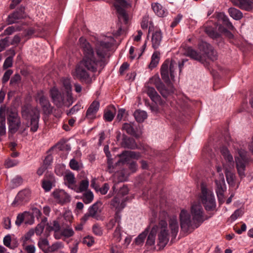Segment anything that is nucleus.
Returning <instances> with one entry per match:
<instances>
[{
    "label": "nucleus",
    "mask_w": 253,
    "mask_h": 253,
    "mask_svg": "<svg viewBox=\"0 0 253 253\" xmlns=\"http://www.w3.org/2000/svg\"><path fill=\"white\" fill-rule=\"evenodd\" d=\"M122 129L125 130L127 133L135 137H138L139 135L136 133L132 123H125L122 126Z\"/></svg>",
    "instance_id": "30"
},
{
    "label": "nucleus",
    "mask_w": 253,
    "mask_h": 253,
    "mask_svg": "<svg viewBox=\"0 0 253 253\" xmlns=\"http://www.w3.org/2000/svg\"><path fill=\"white\" fill-rule=\"evenodd\" d=\"M116 109L114 106H109L104 111V118L108 122L112 121L116 114Z\"/></svg>",
    "instance_id": "24"
},
{
    "label": "nucleus",
    "mask_w": 253,
    "mask_h": 253,
    "mask_svg": "<svg viewBox=\"0 0 253 253\" xmlns=\"http://www.w3.org/2000/svg\"><path fill=\"white\" fill-rule=\"evenodd\" d=\"M149 231V227H147L145 230L142 232L141 233H140L136 238L135 240V242L136 245H141L143 243L144 241L147 236V235L148 234Z\"/></svg>",
    "instance_id": "37"
},
{
    "label": "nucleus",
    "mask_w": 253,
    "mask_h": 253,
    "mask_svg": "<svg viewBox=\"0 0 253 253\" xmlns=\"http://www.w3.org/2000/svg\"><path fill=\"white\" fill-rule=\"evenodd\" d=\"M218 17L230 30H233L234 29L232 24L229 21V18L224 13H220Z\"/></svg>",
    "instance_id": "39"
},
{
    "label": "nucleus",
    "mask_w": 253,
    "mask_h": 253,
    "mask_svg": "<svg viewBox=\"0 0 253 253\" xmlns=\"http://www.w3.org/2000/svg\"><path fill=\"white\" fill-rule=\"evenodd\" d=\"M247 153V152L244 150H239L238 151L239 157L235 158L236 168L238 174L241 178H243L245 176V168L248 162Z\"/></svg>",
    "instance_id": "9"
},
{
    "label": "nucleus",
    "mask_w": 253,
    "mask_h": 253,
    "mask_svg": "<svg viewBox=\"0 0 253 253\" xmlns=\"http://www.w3.org/2000/svg\"><path fill=\"white\" fill-rule=\"evenodd\" d=\"M31 191L29 189H24L19 191L11 205L14 207L21 206L28 202L31 198Z\"/></svg>",
    "instance_id": "11"
},
{
    "label": "nucleus",
    "mask_w": 253,
    "mask_h": 253,
    "mask_svg": "<svg viewBox=\"0 0 253 253\" xmlns=\"http://www.w3.org/2000/svg\"><path fill=\"white\" fill-rule=\"evenodd\" d=\"M35 231L33 229L29 230L24 237H22V240L23 241V246H25L26 242L29 240L31 237L34 234Z\"/></svg>",
    "instance_id": "50"
},
{
    "label": "nucleus",
    "mask_w": 253,
    "mask_h": 253,
    "mask_svg": "<svg viewBox=\"0 0 253 253\" xmlns=\"http://www.w3.org/2000/svg\"><path fill=\"white\" fill-rule=\"evenodd\" d=\"M18 163V162L16 160L8 159L5 161V165L7 168H10L17 165Z\"/></svg>",
    "instance_id": "57"
},
{
    "label": "nucleus",
    "mask_w": 253,
    "mask_h": 253,
    "mask_svg": "<svg viewBox=\"0 0 253 253\" xmlns=\"http://www.w3.org/2000/svg\"><path fill=\"white\" fill-rule=\"evenodd\" d=\"M187 55L190 57L191 58L198 61L202 63L205 61V56L200 53H198L196 50H194L191 47H188L186 51Z\"/></svg>",
    "instance_id": "21"
},
{
    "label": "nucleus",
    "mask_w": 253,
    "mask_h": 253,
    "mask_svg": "<svg viewBox=\"0 0 253 253\" xmlns=\"http://www.w3.org/2000/svg\"><path fill=\"white\" fill-rule=\"evenodd\" d=\"M6 114L7 115V123L8 125V132L11 134L17 131L21 123L20 118L18 115L17 111L12 108L6 107Z\"/></svg>",
    "instance_id": "8"
},
{
    "label": "nucleus",
    "mask_w": 253,
    "mask_h": 253,
    "mask_svg": "<svg viewBox=\"0 0 253 253\" xmlns=\"http://www.w3.org/2000/svg\"><path fill=\"white\" fill-rule=\"evenodd\" d=\"M244 213V209H238L236 210L230 216L229 219L233 222L235 221L238 218L241 217Z\"/></svg>",
    "instance_id": "46"
},
{
    "label": "nucleus",
    "mask_w": 253,
    "mask_h": 253,
    "mask_svg": "<svg viewBox=\"0 0 253 253\" xmlns=\"http://www.w3.org/2000/svg\"><path fill=\"white\" fill-rule=\"evenodd\" d=\"M63 217H64V219L66 221L69 222V223L71 222V221L72 220V218H73V216H72V212L71 211H66L64 213Z\"/></svg>",
    "instance_id": "61"
},
{
    "label": "nucleus",
    "mask_w": 253,
    "mask_h": 253,
    "mask_svg": "<svg viewBox=\"0 0 253 253\" xmlns=\"http://www.w3.org/2000/svg\"><path fill=\"white\" fill-rule=\"evenodd\" d=\"M156 226H153L148 235L146 246L152 247L154 248L155 244L156 234Z\"/></svg>",
    "instance_id": "25"
},
{
    "label": "nucleus",
    "mask_w": 253,
    "mask_h": 253,
    "mask_svg": "<svg viewBox=\"0 0 253 253\" xmlns=\"http://www.w3.org/2000/svg\"><path fill=\"white\" fill-rule=\"evenodd\" d=\"M111 253H122L121 247L119 245H112L110 248Z\"/></svg>",
    "instance_id": "58"
},
{
    "label": "nucleus",
    "mask_w": 253,
    "mask_h": 253,
    "mask_svg": "<svg viewBox=\"0 0 253 253\" xmlns=\"http://www.w3.org/2000/svg\"><path fill=\"white\" fill-rule=\"evenodd\" d=\"M23 17L24 14L23 13L22 10H21L20 12L16 11L8 16L7 18V22L9 24H11L16 22L18 19Z\"/></svg>",
    "instance_id": "29"
},
{
    "label": "nucleus",
    "mask_w": 253,
    "mask_h": 253,
    "mask_svg": "<svg viewBox=\"0 0 253 253\" xmlns=\"http://www.w3.org/2000/svg\"><path fill=\"white\" fill-rule=\"evenodd\" d=\"M160 60V53L156 51L153 53L151 57V61L149 65V68L152 69L155 67L159 63Z\"/></svg>",
    "instance_id": "41"
},
{
    "label": "nucleus",
    "mask_w": 253,
    "mask_h": 253,
    "mask_svg": "<svg viewBox=\"0 0 253 253\" xmlns=\"http://www.w3.org/2000/svg\"><path fill=\"white\" fill-rule=\"evenodd\" d=\"M89 185V181L87 179H84L82 180L79 186L77 185L72 187V189L74 190L77 193H81L87 190Z\"/></svg>",
    "instance_id": "31"
},
{
    "label": "nucleus",
    "mask_w": 253,
    "mask_h": 253,
    "mask_svg": "<svg viewBox=\"0 0 253 253\" xmlns=\"http://www.w3.org/2000/svg\"><path fill=\"white\" fill-rule=\"evenodd\" d=\"M93 199V194L92 192L89 191L85 192L83 195V201L86 204L90 203Z\"/></svg>",
    "instance_id": "47"
},
{
    "label": "nucleus",
    "mask_w": 253,
    "mask_h": 253,
    "mask_svg": "<svg viewBox=\"0 0 253 253\" xmlns=\"http://www.w3.org/2000/svg\"><path fill=\"white\" fill-rule=\"evenodd\" d=\"M115 43L116 40L111 34L101 35L95 42V53L93 47L86 39L80 38L79 43L83 57L72 72L73 77L86 84L91 83L93 77L91 73H95L98 64L109 57L110 52L114 49Z\"/></svg>",
    "instance_id": "1"
},
{
    "label": "nucleus",
    "mask_w": 253,
    "mask_h": 253,
    "mask_svg": "<svg viewBox=\"0 0 253 253\" xmlns=\"http://www.w3.org/2000/svg\"><path fill=\"white\" fill-rule=\"evenodd\" d=\"M38 99L44 111L49 112L51 111L49 102L47 97L43 95L42 92L38 93Z\"/></svg>",
    "instance_id": "22"
},
{
    "label": "nucleus",
    "mask_w": 253,
    "mask_h": 253,
    "mask_svg": "<svg viewBox=\"0 0 253 253\" xmlns=\"http://www.w3.org/2000/svg\"><path fill=\"white\" fill-rule=\"evenodd\" d=\"M50 94L53 102L58 107L63 106L68 107L73 103V97L71 94L61 93L55 87L51 89Z\"/></svg>",
    "instance_id": "7"
},
{
    "label": "nucleus",
    "mask_w": 253,
    "mask_h": 253,
    "mask_svg": "<svg viewBox=\"0 0 253 253\" xmlns=\"http://www.w3.org/2000/svg\"><path fill=\"white\" fill-rule=\"evenodd\" d=\"M52 195L55 201L61 204L69 203L71 201V196L63 190L54 191Z\"/></svg>",
    "instance_id": "13"
},
{
    "label": "nucleus",
    "mask_w": 253,
    "mask_h": 253,
    "mask_svg": "<svg viewBox=\"0 0 253 253\" xmlns=\"http://www.w3.org/2000/svg\"><path fill=\"white\" fill-rule=\"evenodd\" d=\"M220 152L224 159L229 163L228 166L224 164L223 165L227 182L229 185L234 186L235 184L236 176L235 173L232 171V169L234 168L233 156L226 147H222Z\"/></svg>",
    "instance_id": "5"
},
{
    "label": "nucleus",
    "mask_w": 253,
    "mask_h": 253,
    "mask_svg": "<svg viewBox=\"0 0 253 253\" xmlns=\"http://www.w3.org/2000/svg\"><path fill=\"white\" fill-rule=\"evenodd\" d=\"M162 33L160 30H156L152 33L151 42L152 47L156 49L159 47L162 40Z\"/></svg>",
    "instance_id": "16"
},
{
    "label": "nucleus",
    "mask_w": 253,
    "mask_h": 253,
    "mask_svg": "<svg viewBox=\"0 0 253 253\" xmlns=\"http://www.w3.org/2000/svg\"><path fill=\"white\" fill-rule=\"evenodd\" d=\"M93 233L98 236H101L103 233L102 228L97 224L94 225L92 227Z\"/></svg>",
    "instance_id": "53"
},
{
    "label": "nucleus",
    "mask_w": 253,
    "mask_h": 253,
    "mask_svg": "<svg viewBox=\"0 0 253 253\" xmlns=\"http://www.w3.org/2000/svg\"><path fill=\"white\" fill-rule=\"evenodd\" d=\"M3 226L6 229H10L11 228V220L9 217H6L3 218Z\"/></svg>",
    "instance_id": "54"
},
{
    "label": "nucleus",
    "mask_w": 253,
    "mask_h": 253,
    "mask_svg": "<svg viewBox=\"0 0 253 253\" xmlns=\"http://www.w3.org/2000/svg\"><path fill=\"white\" fill-rule=\"evenodd\" d=\"M99 107L100 103L99 101L97 100L93 101L86 110L84 119L88 121L95 119L97 117V113Z\"/></svg>",
    "instance_id": "12"
},
{
    "label": "nucleus",
    "mask_w": 253,
    "mask_h": 253,
    "mask_svg": "<svg viewBox=\"0 0 253 253\" xmlns=\"http://www.w3.org/2000/svg\"><path fill=\"white\" fill-rule=\"evenodd\" d=\"M180 226L182 230L190 233L199 227L206 219L204 211L200 203L192 204L190 213L185 210H182L179 214Z\"/></svg>",
    "instance_id": "3"
},
{
    "label": "nucleus",
    "mask_w": 253,
    "mask_h": 253,
    "mask_svg": "<svg viewBox=\"0 0 253 253\" xmlns=\"http://www.w3.org/2000/svg\"><path fill=\"white\" fill-rule=\"evenodd\" d=\"M12 58L11 56L8 57L6 58L3 63V68L4 69L10 67L12 65Z\"/></svg>",
    "instance_id": "56"
},
{
    "label": "nucleus",
    "mask_w": 253,
    "mask_h": 253,
    "mask_svg": "<svg viewBox=\"0 0 253 253\" xmlns=\"http://www.w3.org/2000/svg\"><path fill=\"white\" fill-rule=\"evenodd\" d=\"M147 93L153 101L157 104H161V97L154 88L148 87Z\"/></svg>",
    "instance_id": "27"
},
{
    "label": "nucleus",
    "mask_w": 253,
    "mask_h": 253,
    "mask_svg": "<svg viewBox=\"0 0 253 253\" xmlns=\"http://www.w3.org/2000/svg\"><path fill=\"white\" fill-rule=\"evenodd\" d=\"M152 7L154 12L159 17H163L166 14V11L163 6L158 3L152 4Z\"/></svg>",
    "instance_id": "32"
},
{
    "label": "nucleus",
    "mask_w": 253,
    "mask_h": 253,
    "mask_svg": "<svg viewBox=\"0 0 253 253\" xmlns=\"http://www.w3.org/2000/svg\"><path fill=\"white\" fill-rule=\"evenodd\" d=\"M6 106L1 105L0 107V135H3L6 133L5 126Z\"/></svg>",
    "instance_id": "14"
},
{
    "label": "nucleus",
    "mask_w": 253,
    "mask_h": 253,
    "mask_svg": "<svg viewBox=\"0 0 253 253\" xmlns=\"http://www.w3.org/2000/svg\"><path fill=\"white\" fill-rule=\"evenodd\" d=\"M52 183L49 180L43 179L42 180V187L46 192L49 191L52 188Z\"/></svg>",
    "instance_id": "51"
},
{
    "label": "nucleus",
    "mask_w": 253,
    "mask_h": 253,
    "mask_svg": "<svg viewBox=\"0 0 253 253\" xmlns=\"http://www.w3.org/2000/svg\"><path fill=\"white\" fill-rule=\"evenodd\" d=\"M47 218L44 217L41 222L38 224L35 229V233L37 235H41L42 233L45 226L47 225Z\"/></svg>",
    "instance_id": "38"
},
{
    "label": "nucleus",
    "mask_w": 253,
    "mask_h": 253,
    "mask_svg": "<svg viewBox=\"0 0 253 253\" xmlns=\"http://www.w3.org/2000/svg\"><path fill=\"white\" fill-rule=\"evenodd\" d=\"M38 247L44 253H48V248L49 247V242L46 239H40L38 243Z\"/></svg>",
    "instance_id": "43"
},
{
    "label": "nucleus",
    "mask_w": 253,
    "mask_h": 253,
    "mask_svg": "<svg viewBox=\"0 0 253 253\" xmlns=\"http://www.w3.org/2000/svg\"><path fill=\"white\" fill-rule=\"evenodd\" d=\"M120 156L122 158L126 157L125 160L122 162L124 163L127 161V159L128 158L136 159H138L140 157V154L133 151H127L123 152Z\"/></svg>",
    "instance_id": "33"
},
{
    "label": "nucleus",
    "mask_w": 253,
    "mask_h": 253,
    "mask_svg": "<svg viewBox=\"0 0 253 253\" xmlns=\"http://www.w3.org/2000/svg\"><path fill=\"white\" fill-rule=\"evenodd\" d=\"M182 18V15L181 14H178L177 16L174 18L173 21L171 24V27L174 28L181 21Z\"/></svg>",
    "instance_id": "62"
},
{
    "label": "nucleus",
    "mask_w": 253,
    "mask_h": 253,
    "mask_svg": "<svg viewBox=\"0 0 253 253\" xmlns=\"http://www.w3.org/2000/svg\"><path fill=\"white\" fill-rule=\"evenodd\" d=\"M160 221L156 226L158 232V246L164 248L168 243L170 237L175 238L179 231V224L175 215L169 216L167 212L162 211L160 215Z\"/></svg>",
    "instance_id": "2"
},
{
    "label": "nucleus",
    "mask_w": 253,
    "mask_h": 253,
    "mask_svg": "<svg viewBox=\"0 0 253 253\" xmlns=\"http://www.w3.org/2000/svg\"><path fill=\"white\" fill-rule=\"evenodd\" d=\"M81 109V105L80 104H76L74 105L67 113V115L73 114L77 112Z\"/></svg>",
    "instance_id": "60"
},
{
    "label": "nucleus",
    "mask_w": 253,
    "mask_h": 253,
    "mask_svg": "<svg viewBox=\"0 0 253 253\" xmlns=\"http://www.w3.org/2000/svg\"><path fill=\"white\" fill-rule=\"evenodd\" d=\"M114 5L117 12L124 17L126 18V14L124 9V7L126 5V2L125 0H114Z\"/></svg>",
    "instance_id": "20"
},
{
    "label": "nucleus",
    "mask_w": 253,
    "mask_h": 253,
    "mask_svg": "<svg viewBox=\"0 0 253 253\" xmlns=\"http://www.w3.org/2000/svg\"><path fill=\"white\" fill-rule=\"evenodd\" d=\"M158 81L159 83L156 84L157 88L163 97H167L170 93V91L166 88L163 84L159 81V79H158Z\"/></svg>",
    "instance_id": "40"
},
{
    "label": "nucleus",
    "mask_w": 253,
    "mask_h": 253,
    "mask_svg": "<svg viewBox=\"0 0 253 253\" xmlns=\"http://www.w3.org/2000/svg\"><path fill=\"white\" fill-rule=\"evenodd\" d=\"M22 183V178L20 176H17L11 180V186L14 188L21 185Z\"/></svg>",
    "instance_id": "49"
},
{
    "label": "nucleus",
    "mask_w": 253,
    "mask_h": 253,
    "mask_svg": "<svg viewBox=\"0 0 253 253\" xmlns=\"http://www.w3.org/2000/svg\"><path fill=\"white\" fill-rule=\"evenodd\" d=\"M232 2L246 10H250L253 8V0H232Z\"/></svg>",
    "instance_id": "17"
},
{
    "label": "nucleus",
    "mask_w": 253,
    "mask_h": 253,
    "mask_svg": "<svg viewBox=\"0 0 253 253\" xmlns=\"http://www.w3.org/2000/svg\"><path fill=\"white\" fill-rule=\"evenodd\" d=\"M62 83L65 90V94H71L72 95V87L70 80L68 78H65L62 80Z\"/></svg>",
    "instance_id": "45"
},
{
    "label": "nucleus",
    "mask_w": 253,
    "mask_h": 253,
    "mask_svg": "<svg viewBox=\"0 0 253 253\" xmlns=\"http://www.w3.org/2000/svg\"><path fill=\"white\" fill-rule=\"evenodd\" d=\"M12 73V71L11 70H8L5 72L2 78L3 83H5L9 80Z\"/></svg>",
    "instance_id": "59"
},
{
    "label": "nucleus",
    "mask_w": 253,
    "mask_h": 253,
    "mask_svg": "<svg viewBox=\"0 0 253 253\" xmlns=\"http://www.w3.org/2000/svg\"><path fill=\"white\" fill-rule=\"evenodd\" d=\"M101 205L102 204L100 202H96L92 206L89 207L88 209V214L84 216V218L86 219L87 217L88 216L95 217L98 213L100 211L99 208Z\"/></svg>",
    "instance_id": "23"
},
{
    "label": "nucleus",
    "mask_w": 253,
    "mask_h": 253,
    "mask_svg": "<svg viewBox=\"0 0 253 253\" xmlns=\"http://www.w3.org/2000/svg\"><path fill=\"white\" fill-rule=\"evenodd\" d=\"M228 12L230 16L236 20L241 19L243 17L242 12L235 8L231 7L229 8Z\"/></svg>",
    "instance_id": "36"
},
{
    "label": "nucleus",
    "mask_w": 253,
    "mask_h": 253,
    "mask_svg": "<svg viewBox=\"0 0 253 253\" xmlns=\"http://www.w3.org/2000/svg\"><path fill=\"white\" fill-rule=\"evenodd\" d=\"M22 117L25 120H30V130L32 132L37 131L39 126V119L40 117V111L36 107L30 106H24L22 110Z\"/></svg>",
    "instance_id": "6"
},
{
    "label": "nucleus",
    "mask_w": 253,
    "mask_h": 253,
    "mask_svg": "<svg viewBox=\"0 0 253 253\" xmlns=\"http://www.w3.org/2000/svg\"><path fill=\"white\" fill-rule=\"evenodd\" d=\"M83 243L90 247L94 244V241L92 237L88 236L84 238L83 240Z\"/></svg>",
    "instance_id": "55"
},
{
    "label": "nucleus",
    "mask_w": 253,
    "mask_h": 253,
    "mask_svg": "<svg viewBox=\"0 0 253 253\" xmlns=\"http://www.w3.org/2000/svg\"><path fill=\"white\" fill-rule=\"evenodd\" d=\"M124 231L122 229L121 226H117L114 233L113 239L116 242H119L121 240Z\"/></svg>",
    "instance_id": "44"
},
{
    "label": "nucleus",
    "mask_w": 253,
    "mask_h": 253,
    "mask_svg": "<svg viewBox=\"0 0 253 253\" xmlns=\"http://www.w3.org/2000/svg\"><path fill=\"white\" fill-rule=\"evenodd\" d=\"M187 59H183L181 62L176 63L173 60H166L162 64L161 68V75L162 79L167 84L171 80L174 81L177 71L180 73Z\"/></svg>",
    "instance_id": "4"
},
{
    "label": "nucleus",
    "mask_w": 253,
    "mask_h": 253,
    "mask_svg": "<svg viewBox=\"0 0 253 253\" xmlns=\"http://www.w3.org/2000/svg\"><path fill=\"white\" fill-rule=\"evenodd\" d=\"M74 234V231L73 229L68 226L66 228L62 230V235L65 238H69L73 236Z\"/></svg>",
    "instance_id": "48"
},
{
    "label": "nucleus",
    "mask_w": 253,
    "mask_h": 253,
    "mask_svg": "<svg viewBox=\"0 0 253 253\" xmlns=\"http://www.w3.org/2000/svg\"><path fill=\"white\" fill-rule=\"evenodd\" d=\"M11 242V237L10 235H7L3 238V242L4 245L9 248L13 249V247H11L10 244Z\"/></svg>",
    "instance_id": "52"
},
{
    "label": "nucleus",
    "mask_w": 253,
    "mask_h": 253,
    "mask_svg": "<svg viewBox=\"0 0 253 253\" xmlns=\"http://www.w3.org/2000/svg\"><path fill=\"white\" fill-rule=\"evenodd\" d=\"M25 250L27 253H35L36 248L34 245H31L25 246Z\"/></svg>",
    "instance_id": "63"
},
{
    "label": "nucleus",
    "mask_w": 253,
    "mask_h": 253,
    "mask_svg": "<svg viewBox=\"0 0 253 253\" xmlns=\"http://www.w3.org/2000/svg\"><path fill=\"white\" fill-rule=\"evenodd\" d=\"M64 181L68 187L72 189V187H74V186L76 185H75V177L74 174L71 172L67 173L64 176Z\"/></svg>",
    "instance_id": "28"
},
{
    "label": "nucleus",
    "mask_w": 253,
    "mask_h": 253,
    "mask_svg": "<svg viewBox=\"0 0 253 253\" xmlns=\"http://www.w3.org/2000/svg\"><path fill=\"white\" fill-rule=\"evenodd\" d=\"M133 115L136 121L138 122H143L147 118L146 112L140 110L135 111Z\"/></svg>",
    "instance_id": "34"
},
{
    "label": "nucleus",
    "mask_w": 253,
    "mask_h": 253,
    "mask_svg": "<svg viewBox=\"0 0 253 253\" xmlns=\"http://www.w3.org/2000/svg\"><path fill=\"white\" fill-rule=\"evenodd\" d=\"M121 215L119 212H116L114 218L110 219L109 222L106 224L107 229H112L116 224L117 226H121Z\"/></svg>",
    "instance_id": "26"
},
{
    "label": "nucleus",
    "mask_w": 253,
    "mask_h": 253,
    "mask_svg": "<svg viewBox=\"0 0 253 253\" xmlns=\"http://www.w3.org/2000/svg\"><path fill=\"white\" fill-rule=\"evenodd\" d=\"M109 189V186L108 183H105L103 186L99 189L100 192L103 194H106Z\"/></svg>",
    "instance_id": "64"
},
{
    "label": "nucleus",
    "mask_w": 253,
    "mask_h": 253,
    "mask_svg": "<svg viewBox=\"0 0 253 253\" xmlns=\"http://www.w3.org/2000/svg\"><path fill=\"white\" fill-rule=\"evenodd\" d=\"M64 244L61 242H56L48 247V253L54 252L64 248Z\"/></svg>",
    "instance_id": "42"
},
{
    "label": "nucleus",
    "mask_w": 253,
    "mask_h": 253,
    "mask_svg": "<svg viewBox=\"0 0 253 253\" xmlns=\"http://www.w3.org/2000/svg\"><path fill=\"white\" fill-rule=\"evenodd\" d=\"M201 198L207 211H212L215 208L216 204L213 194L209 193L205 188H202Z\"/></svg>",
    "instance_id": "10"
},
{
    "label": "nucleus",
    "mask_w": 253,
    "mask_h": 253,
    "mask_svg": "<svg viewBox=\"0 0 253 253\" xmlns=\"http://www.w3.org/2000/svg\"><path fill=\"white\" fill-rule=\"evenodd\" d=\"M215 183L217 186L216 189L217 196L219 199H222L223 197V193L226 189L224 178L223 173H221L220 175V180L219 181L215 180Z\"/></svg>",
    "instance_id": "15"
},
{
    "label": "nucleus",
    "mask_w": 253,
    "mask_h": 253,
    "mask_svg": "<svg viewBox=\"0 0 253 253\" xmlns=\"http://www.w3.org/2000/svg\"><path fill=\"white\" fill-rule=\"evenodd\" d=\"M29 217L31 218L32 220L30 222L25 220V223L32 224L34 223V220L33 219L32 216L28 212L25 211L23 213L18 214L16 217L15 224L17 226H19L22 224V223L24 221V220H26V218Z\"/></svg>",
    "instance_id": "19"
},
{
    "label": "nucleus",
    "mask_w": 253,
    "mask_h": 253,
    "mask_svg": "<svg viewBox=\"0 0 253 253\" xmlns=\"http://www.w3.org/2000/svg\"><path fill=\"white\" fill-rule=\"evenodd\" d=\"M70 168L74 170L78 171L83 168V164L81 161H77L75 159H72L69 163Z\"/></svg>",
    "instance_id": "35"
},
{
    "label": "nucleus",
    "mask_w": 253,
    "mask_h": 253,
    "mask_svg": "<svg viewBox=\"0 0 253 253\" xmlns=\"http://www.w3.org/2000/svg\"><path fill=\"white\" fill-rule=\"evenodd\" d=\"M111 205L117 210L116 212H119L126 206L125 201L122 197L117 196L112 200Z\"/></svg>",
    "instance_id": "18"
}]
</instances>
